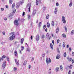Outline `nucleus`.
Wrapping results in <instances>:
<instances>
[{"label": "nucleus", "instance_id": "nucleus-17", "mask_svg": "<svg viewBox=\"0 0 74 74\" xmlns=\"http://www.w3.org/2000/svg\"><path fill=\"white\" fill-rule=\"evenodd\" d=\"M47 26L48 27H50V24H49V22H47Z\"/></svg>", "mask_w": 74, "mask_h": 74}, {"label": "nucleus", "instance_id": "nucleus-5", "mask_svg": "<svg viewBox=\"0 0 74 74\" xmlns=\"http://www.w3.org/2000/svg\"><path fill=\"white\" fill-rule=\"evenodd\" d=\"M66 18L64 16H62V21L64 23H66Z\"/></svg>", "mask_w": 74, "mask_h": 74}, {"label": "nucleus", "instance_id": "nucleus-43", "mask_svg": "<svg viewBox=\"0 0 74 74\" xmlns=\"http://www.w3.org/2000/svg\"><path fill=\"white\" fill-rule=\"evenodd\" d=\"M42 56L43 57H44L45 56V54L44 53H43Z\"/></svg>", "mask_w": 74, "mask_h": 74}, {"label": "nucleus", "instance_id": "nucleus-29", "mask_svg": "<svg viewBox=\"0 0 74 74\" xmlns=\"http://www.w3.org/2000/svg\"><path fill=\"white\" fill-rule=\"evenodd\" d=\"M69 67L70 69H72V67H73V65L71 64V65L69 66Z\"/></svg>", "mask_w": 74, "mask_h": 74}, {"label": "nucleus", "instance_id": "nucleus-47", "mask_svg": "<svg viewBox=\"0 0 74 74\" xmlns=\"http://www.w3.org/2000/svg\"><path fill=\"white\" fill-rule=\"evenodd\" d=\"M27 51H28L29 52H30V49H29V48H27Z\"/></svg>", "mask_w": 74, "mask_h": 74}, {"label": "nucleus", "instance_id": "nucleus-8", "mask_svg": "<svg viewBox=\"0 0 74 74\" xmlns=\"http://www.w3.org/2000/svg\"><path fill=\"white\" fill-rule=\"evenodd\" d=\"M39 39H40V36H39V35H37L36 36V41H38Z\"/></svg>", "mask_w": 74, "mask_h": 74}, {"label": "nucleus", "instance_id": "nucleus-53", "mask_svg": "<svg viewBox=\"0 0 74 74\" xmlns=\"http://www.w3.org/2000/svg\"><path fill=\"white\" fill-rule=\"evenodd\" d=\"M4 20H5V21H7V18H4Z\"/></svg>", "mask_w": 74, "mask_h": 74}, {"label": "nucleus", "instance_id": "nucleus-33", "mask_svg": "<svg viewBox=\"0 0 74 74\" xmlns=\"http://www.w3.org/2000/svg\"><path fill=\"white\" fill-rule=\"evenodd\" d=\"M62 35L63 36V37H66V34H62Z\"/></svg>", "mask_w": 74, "mask_h": 74}, {"label": "nucleus", "instance_id": "nucleus-25", "mask_svg": "<svg viewBox=\"0 0 74 74\" xmlns=\"http://www.w3.org/2000/svg\"><path fill=\"white\" fill-rule=\"evenodd\" d=\"M72 5H73V3H72V2H71H71L69 4V7H71Z\"/></svg>", "mask_w": 74, "mask_h": 74}, {"label": "nucleus", "instance_id": "nucleus-49", "mask_svg": "<svg viewBox=\"0 0 74 74\" xmlns=\"http://www.w3.org/2000/svg\"><path fill=\"white\" fill-rule=\"evenodd\" d=\"M57 52L59 53H60V51H59V49H57Z\"/></svg>", "mask_w": 74, "mask_h": 74}, {"label": "nucleus", "instance_id": "nucleus-13", "mask_svg": "<svg viewBox=\"0 0 74 74\" xmlns=\"http://www.w3.org/2000/svg\"><path fill=\"white\" fill-rule=\"evenodd\" d=\"M56 59H60V55L58 54L57 55Z\"/></svg>", "mask_w": 74, "mask_h": 74}, {"label": "nucleus", "instance_id": "nucleus-60", "mask_svg": "<svg viewBox=\"0 0 74 74\" xmlns=\"http://www.w3.org/2000/svg\"><path fill=\"white\" fill-rule=\"evenodd\" d=\"M43 10H45V7H44L43 8Z\"/></svg>", "mask_w": 74, "mask_h": 74}, {"label": "nucleus", "instance_id": "nucleus-46", "mask_svg": "<svg viewBox=\"0 0 74 74\" xmlns=\"http://www.w3.org/2000/svg\"><path fill=\"white\" fill-rule=\"evenodd\" d=\"M6 58L7 59V61L9 62V61H10V60L9 59V58L8 57H7Z\"/></svg>", "mask_w": 74, "mask_h": 74}, {"label": "nucleus", "instance_id": "nucleus-50", "mask_svg": "<svg viewBox=\"0 0 74 74\" xmlns=\"http://www.w3.org/2000/svg\"><path fill=\"white\" fill-rule=\"evenodd\" d=\"M39 3L40 4H41V0H39Z\"/></svg>", "mask_w": 74, "mask_h": 74}, {"label": "nucleus", "instance_id": "nucleus-37", "mask_svg": "<svg viewBox=\"0 0 74 74\" xmlns=\"http://www.w3.org/2000/svg\"><path fill=\"white\" fill-rule=\"evenodd\" d=\"M15 7V3H13L12 5V8H13V7Z\"/></svg>", "mask_w": 74, "mask_h": 74}, {"label": "nucleus", "instance_id": "nucleus-12", "mask_svg": "<svg viewBox=\"0 0 74 74\" xmlns=\"http://www.w3.org/2000/svg\"><path fill=\"white\" fill-rule=\"evenodd\" d=\"M6 58V56H4V55L3 56H2V58H1V60H3L4 59V58Z\"/></svg>", "mask_w": 74, "mask_h": 74}, {"label": "nucleus", "instance_id": "nucleus-59", "mask_svg": "<svg viewBox=\"0 0 74 74\" xmlns=\"http://www.w3.org/2000/svg\"><path fill=\"white\" fill-rule=\"evenodd\" d=\"M2 33L3 35H5V32H2Z\"/></svg>", "mask_w": 74, "mask_h": 74}, {"label": "nucleus", "instance_id": "nucleus-21", "mask_svg": "<svg viewBox=\"0 0 74 74\" xmlns=\"http://www.w3.org/2000/svg\"><path fill=\"white\" fill-rule=\"evenodd\" d=\"M59 69L58 67H57L56 68V72H58L59 71Z\"/></svg>", "mask_w": 74, "mask_h": 74}, {"label": "nucleus", "instance_id": "nucleus-31", "mask_svg": "<svg viewBox=\"0 0 74 74\" xmlns=\"http://www.w3.org/2000/svg\"><path fill=\"white\" fill-rule=\"evenodd\" d=\"M65 45L66 44H65V43L64 42H63V47L64 48L65 47Z\"/></svg>", "mask_w": 74, "mask_h": 74}, {"label": "nucleus", "instance_id": "nucleus-39", "mask_svg": "<svg viewBox=\"0 0 74 74\" xmlns=\"http://www.w3.org/2000/svg\"><path fill=\"white\" fill-rule=\"evenodd\" d=\"M28 18L29 19H30V15H28Z\"/></svg>", "mask_w": 74, "mask_h": 74}, {"label": "nucleus", "instance_id": "nucleus-61", "mask_svg": "<svg viewBox=\"0 0 74 74\" xmlns=\"http://www.w3.org/2000/svg\"><path fill=\"white\" fill-rule=\"evenodd\" d=\"M72 63L73 64L74 63V60H72Z\"/></svg>", "mask_w": 74, "mask_h": 74}, {"label": "nucleus", "instance_id": "nucleus-32", "mask_svg": "<svg viewBox=\"0 0 74 74\" xmlns=\"http://www.w3.org/2000/svg\"><path fill=\"white\" fill-rule=\"evenodd\" d=\"M64 28H65V30L66 32H67V27H66V26H65L64 27Z\"/></svg>", "mask_w": 74, "mask_h": 74}, {"label": "nucleus", "instance_id": "nucleus-24", "mask_svg": "<svg viewBox=\"0 0 74 74\" xmlns=\"http://www.w3.org/2000/svg\"><path fill=\"white\" fill-rule=\"evenodd\" d=\"M60 69L61 70V71H63V66L62 65H60Z\"/></svg>", "mask_w": 74, "mask_h": 74}, {"label": "nucleus", "instance_id": "nucleus-41", "mask_svg": "<svg viewBox=\"0 0 74 74\" xmlns=\"http://www.w3.org/2000/svg\"><path fill=\"white\" fill-rule=\"evenodd\" d=\"M43 27V29H45V28H46V25H44Z\"/></svg>", "mask_w": 74, "mask_h": 74}, {"label": "nucleus", "instance_id": "nucleus-38", "mask_svg": "<svg viewBox=\"0 0 74 74\" xmlns=\"http://www.w3.org/2000/svg\"><path fill=\"white\" fill-rule=\"evenodd\" d=\"M41 22H40L39 23V27H40V26H41Z\"/></svg>", "mask_w": 74, "mask_h": 74}, {"label": "nucleus", "instance_id": "nucleus-10", "mask_svg": "<svg viewBox=\"0 0 74 74\" xmlns=\"http://www.w3.org/2000/svg\"><path fill=\"white\" fill-rule=\"evenodd\" d=\"M20 6V5H19V4L18 2L16 3V8H18V7H19Z\"/></svg>", "mask_w": 74, "mask_h": 74}, {"label": "nucleus", "instance_id": "nucleus-19", "mask_svg": "<svg viewBox=\"0 0 74 74\" xmlns=\"http://www.w3.org/2000/svg\"><path fill=\"white\" fill-rule=\"evenodd\" d=\"M39 3V0L38 1V0H36V4L37 5H38Z\"/></svg>", "mask_w": 74, "mask_h": 74}, {"label": "nucleus", "instance_id": "nucleus-3", "mask_svg": "<svg viewBox=\"0 0 74 74\" xmlns=\"http://www.w3.org/2000/svg\"><path fill=\"white\" fill-rule=\"evenodd\" d=\"M49 60H48V59L47 58L46 59V63L47 64H49V62L50 63H51V58H49Z\"/></svg>", "mask_w": 74, "mask_h": 74}, {"label": "nucleus", "instance_id": "nucleus-56", "mask_svg": "<svg viewBox=\"0 0 74 74\" xmlns=\"http://www.w3.org/2000/svg\"><path fill=\"white\" fill-rule=\"evenodd\" d=\"M30 68H31V66H30V65H29V68L30 69Z\"/></svg>", "mask_w": 74, "mask_h": 74}, {"label": "nucleus", "instance_id": "nucleus-6", "mask_svg": "<svg viewBox=\"0 0 74 74\" xmlns=\"http://www.w3.org/2000/svg\"><path fill=\"white\" fill-rule=\"evenodd\" d=\"M46 37L47 38L48 37L49 38V40H50V39H51V35H49V33H48L46 34Z\"/></svg>", "mask_w": 74, "mask_h": 74}, {"label": "nucleus", "instance_id": "nucleus-22", "mask_svg": "<svg viewBox=\"0 0 74 74\" xmlns=\"http://www.w3.org/2000/svg\"><path fill=\"white\" fill-rule=\"evenodd\" d=\"M31 6V4H30V3H29L27 6V7H30Z\"/></svg>", "mask_w": 74, "mask_h": 74}, {"label": "nucleus", "instance_id": "nucleus-64", "mask_svg": "<svg viewBox=\"0 0 74 74\" xmlns=\"http://www.w3.org/2000/svg\"><path fill=\"white\" fill-rule=\"evenodd\" d=\"M14 70H16L17 69H16V68L14 67Z\"/></svg>", "mask_w": 74, "mask_h": 74}, {"label": "nucleus", "instance_id": "nucleus-26", "mask_svg": "<svg viewBox=\"0 0 74 74\" xmlns=\"http://www.w3.org/2000/svg\"><path fill=\"white\" fill-rule=\"evenodd\" d=\"M25 49V47L23 46H21V51H23Z\"/></svg>", "mask_w": 74, "mask_h": 74}, {"label": "nucleus", "instance_id": "nucleus-16", "mask_svg": "<svg viewBox=\"0 0 74 74\" xmlns=\"http://www.w3.org/2000/svg\"><path fill=\"white\" fill-rule=\"evenodd\" d=\"M15 62L17 65H19V61H18L17 60L15 59Z\"/></svg>", "mask_w": 74, "mask_h": 74}, {"label": "nucleus", "instance_id": "nucleus-45", "mask_svg": "<svg viewBox=\"0 0 74 74\" xmlns=\"http://www.w3.org/2000/svg\"><path fill=\"white\" fill-rule=\"evenodd\" d=\"M72 55L73 56L74 55V52L73 51L72 53Z\"/></svg>", "mask_w": 74, "mask_h": 74}, {"label": "nucleus", "instance_id": "nucleus-34", "mask_svg": "<svg viewBox=\"0 0 74 74\" xmlns=\"http://www.w3.org/2000/svg\"><path fill=\"white\" fill-rule=\"evenodd\" d=\"M74 33V30H72L71 33V34L73 35Z\"/></svg>", "mask_w": 74, "mask_h": 74}, {"label": "nucleus", "instance_id": "nucleus-2", "mask_svg": "<svg viewBox=\"0 0 74 74\" xmlns=\"http://www.w3.org/2000/svg\"><path fill=\"white\" fill-rule=\"evenodd\" d=\"M11 36H10L9 38V40L12 41V40H13L14 38H15V35L14 34V33L13 32H12L11 33Z\"/></svg>", "mask_w": 74, "mask_h": 74}, {"label": "nucleus", "instance_id": "nucleus-63", "mask_svg": "<svg viewBox=\"0 0 74 74\" xmlns=\"http://www.w3.org/2000/svg\"><path fill=\"white\" fill-rule=\"evenodd\" d=\"M69 50L71 51V47L69 48Z\"/></svg>", "mask_w": 74, "mask_h": 74}, {"label": "nucleus", "instance_id": "nucleus-23", "mask_svg": "<svg viewBox=\"0 0 74 74\" xmlns=\"http://www.w3.org/2000/svg\"><path fill=\"white\" fill-rule=\"evenodd\" d=\"M50 47L52 49H53V45H52V44L51 43H50Z\"/></svg>", "mask_w": 74, "mask_h": 74}, {"label": "nucleus", "instance_id": "nucleus-30", "mask_svg": "<svg viewBox=\"0 0 74 74\" xmlns=\"http://www.w3.org/2000/svg\"><path fill=\"white\" fill-rule=\"evenodd\" d=\"M9 3L10 4H11L12 3V0H9Z\"/></svg>", "mask_w": 74, "mask_h": 74}, {"label": "nucleus", "instance_id": "nucleus-40", "mask_svg": "<svg viewBox=\"0 0 74 74\" xmlns=\"http://www.w3.org/2000/svg\"><path fill=\"white\" fill-rule=\"evenodd\" d=\"M56 5L57 6V7H58V6H59V3L58 2H57L56 3Z\"/></svg>", "mask_w": 74, "mask_h": 74}, {"label": "nucleus", "instance_id": "nucleus-36", "mask_svg": "<svg viewBox=\"0 0 74 74\" xmlns=\"http://www.w3.org/2000/svg\"><path fill=\"white\" fill-rule=\"evenodd\" d=\"M68 60L69 62H71L72 60V58H70V59H68Z\"/></svg>", "mask_w": 74, "mask_h": 74}, {"label": "nucleus", "instance_id": "nucleus-44", "mask_svg": "<svg viewBox=\"0 0 74 74\" xmlns=\"http://www.w3.org/2000/svg\"><path fill=\"white\" fill-rule=\"evenodd\" d=\"M33 60H34V58L32 57V58L31 60V61L33 62Z\"/></svg>", "mask_w": 74, "mask_h": 74}, {"label": "nucleus", "instance_id": "nucleus-48", "mask_svg": "<svg viewBox=\"0 0 74 74\" xmlns=\"http://www.w3.org/2000/svg\"><path fill=\"white\" fill-rule=\"evenodd\" d=\"M68 74H71V70H70Z\"/></svg>", "mask_w": 74, "mask_h": 74}, {"label": "nucleus", "instance_id": "nucleus-51", "mask_svg": "<svg viewBox=\"0 0 74 74\" xmlns=\"http://www.w3.org/2000/svg\"><path fill=\"white\" fill-rule=\"evenodd\" d=\"M49 17V15H47L46 16V18L47 19H48Z\"/></svg>", "mask_w": 74, "mask_h": 74}, {"label": "nucleus", "instance_id": "nucleus-35", "mask_svg": "<svg viewBox=\"0 0 74 74\" xmlns=\"http://www.w3.org/2000/svg\"><path fill=\"white\" fill-rule=\"evenodd\" d=\"M60 41V40L59 39H58L57 41V44H59V42Z\"/></svg>", "mask_w": 74, "mask_h": 74}, {"label": "nucleus", "instance_id": "nucleus-42", "mask_svg": "<svg viewBox=\"0 0 74 74\" xmlns=\"http://www.w3.org/2000/svg\"><path fill=\"white\" fill-rule=\"evenodd\" d=\"M45 37V36H44V35H42V38H44Z\"/></svg>", "mask_w": 74, "mask_h": 74}, {"label": "nucleus", "instance_id": "nucleus-28", "mask_svg": "<svg viewBox=\"0 0 74 74\" xmlns=\"http://www.w3.org/2000/svg\"><path fill=\"white\" fill-rule=\"evenodd\" d=\"M67 55V54H66V52H65L64 53V57H66V55Z\"/></svg>", "mask_w": 74, "mask_h": 74}, {"label": "nucleus", "instance_id": "nucleus-20", "mask_svg": "<svg viewBox=\"0 0 74 74\" xmlns=\"http://www.w3.org/2000/svg\"><path fill=\"white\" fill-rule=\"evenodd\" d=\"M27 64V61H26V60H25L23 63V65H24V66H25V65H26V64Z\"/></svg>", "mask_w": 74, "mask_h": 74}, {"label": "nucleus", "instance_id": "nucleus-27", "mask_svg": "<svg viewBox=\"0 0 74 74\" xmlns=\"http://www.w3.org/2000/svg\"><path fill=\"white\" fill-rule=\"evenodd\" d=\"M51 24V25H52L53 26H54V21H52Z\"/></svg>", "mask_w": 74, "mask_h": 74}, {"label": "nucleus", "instance_id": "nucleus-9", "mask_svg": "<svg viewBox=\"0 0 74 74\" xmlns=\"http://www.w3.org/2000/svg\"><path fill=\"white\" fill-rule=\"evenodd\" d=\"M54 13L55 14H57V13H58V9L56 8H55Z\"/></svg>", "mask_w": 74, "mask_h": 74}, {"label": "nucleus", "instance_id": "nucleus-58", "mask_svg": "<svg viewBox=\"0 0 74 74\" xmlns=\"http://www.w3.org/2000/svg\"><path fill=\"white\" fill-rule=\"evenodd\" d=\"M18 43V42L16 41L15 43H14V44H17Z\"/></svg>", "mask_w": 74, "mask_h": 74}, {"label": "nucleus", "instance_id": "nucleus-1", "mask_svg": "<svg viewBox=\"0 0 74 74\" xmlns=\"http://www.w3.org/2000/svg\"><path fill=\"white\" fill-rule=\"evenodd\" d=\"M15 11H16L15 9H13V12L9 14V18L10 19H12V16H14V13L15 12Z\"/></svg>", "mask_w": 74, "mask_h": 74}, {"label": "nucleus", "instance_id": "nucleus-57", "mask_svg": "<svg viewBox=\"0 0 74 74\" xmlns=\"http://www.w3.org/2000/svg\"><path fill=\"white\" fill-rule=\"evenodd\" d=\"M52 43L54 45V40H53L52 41Z\"/></svg>", "mask_w": 74, "mask_h": 74}, {"label": "nucleus", "instance_id": "nucleus-52", "mask_svg": "<svg viewBox=\"0 0 74 74\" xmlns=\"http://www.w3.org/2000/svg\"><path fill=\"white\" fill-rule=\"evenodd\" d=\"M28 10H29V12H30V7L29 8Z\"/></svg>", "mask_w": 74, "mask_h": 74}, {"label": "nucleus", "instance_id": "nucleus-7", "mask_svg": "<svg viewBox=\"0 0 74 74\" xmlns=\"http://www.w3.org/2000/svg\"><path fill=\"white\" fill-rule=\"evenodd\" d=\"M6 61H4L2 65V67L3 69H4L5 67V66H6Z\"/></svg>", "mask_w": 74, "mask_h": 74}, {"label": "nucleus", "instance_id": "nucleus-55", "mask_svg": "<svg viewBox=\"0 0 74 74\" xmlns=\"http://www.w3.org/2000/svg\"><path fill=\"white\" fill-rule=\"evenodd\" d=\"M19 53H20V54H22V52L20 50H19Z\"/></svg>", "mask_w": 74, "mask_h": 74}, {"label": "nucleus", "instance_id": "nucleus-11", "mask_svg": "<svg viewBox=\"0 0 74 74\" xmlns=\"http://www.w3.org/2000/svg\"><path fill=\"white\" fill-rule=\"evenodd\" d=\"M37 11L36 10L34 9V10L33 11L32 14L33 15H34L35 14H36V13Z\"/></svg>", "mask_w": 74, "mask_h": 74}, {"label": "nucleus", "instance_id": "nucleus-18", "mask_svg": "<svg viewBox=\"0 0 74 74\" xmlns=\"http://www.w3.org/2000/svg\"><path fill=\"white\" fill-rule=\"evenodd\" d=\"M24 40V39L23 38H22L21 40V42L22 44H23V40Z\"/></svg>", "mask_w": 74, "mask_h": 74}, {"label": "nucleus", "instance_id": "nucleus-62", "mask_svg": "<svg viewBox=\"0 0 74 74\" xmlns=\"http://www.w3.org/2000/svg\"><path fill=\"white\" fill-rule=\"evenodd\" d=\"M30 38H31V40H32L33 39V36H31Z\"/></svg>", "mask_w": 74, "mask_h": 74}, {"label": "nucleus", "instance_id": "nucleus-54", "mask_svg": "<svg viewBox=\"0 0 74 74\" xmlns=\"http://www.w3.org/2000/svg\"><path fill=\"white\" fill-rule=\"evenodd\" d=\"M25 15V12H23V16H24Z\"/></svg>", "mask_w": 74, "mask_h": 74}, {"label": "nucleus", "instance_id": "nucleus-4", "mask_svg": "<svg viewBox=\"0 0 74 74\" xmlns=\"http://www.w3.org/2000/svg\"><path fill=\"white\" fill-rule=\"evenodd\" d=\"M14 23L16 26H18L19 25V23L18 22V20H15L14 21Z\"/></svg>", "mask_w": 74, "mask_h": 74}, {"label": "nucleus", "instance_id": "nucleus-15", "mask_svg": "<svg viewBox=\"0 0 74 74\" xmlns=\"http://www.w3.org/2000/svg\"><path fill=\"white\" fill-rule=\"evenodd\" d=\"M56 33H58L59 32V27H57L56 29Z\"/></svg>", "mask_w": 74, "mask_h": 74}, {"label": "nucleus", "instance_id": "nucleus-14", "mask_svg": "<svg viewBox=\"0 0 74 74\" xmlns=\"http://www.w3.org/2000/svg\"><path fill=\"white\" fill-rule=\"evenodd\" d=\"M14 54L16 56H18V54H17V51H16V50H15L14 51Z\"/></svg>", "mask_w": 74, "mask_h": 74}]
</instances>
